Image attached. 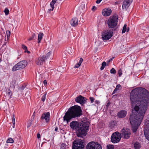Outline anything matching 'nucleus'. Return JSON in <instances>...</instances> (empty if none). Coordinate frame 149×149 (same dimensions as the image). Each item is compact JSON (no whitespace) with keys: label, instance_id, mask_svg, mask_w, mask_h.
<instances>
[{"label":"nucleus","instance_id":"nucleus-1","mask_svg":"<svg viewBox=\"0 0 149 149\" xmlns=\"http://www.w3.org/2000/svg\"><path fill=\"white\" fill-rule=\"evenodd\" d=\"M130 97L132 102V114L130 116V120L132 130H137L147 109L149 93L145 88H136L132 91Z\"/></svg>","mask_w":149,"mask_h":149},{"label":"nucleus","instance_id":"nucleus-2","mask_svg":"<svg viewBox=\"0 0 149 149\" xmlns=\"http://www.w3.org/2000/svg\"><path fill=\"white\" fill-rule=\"evenodd\" d=\"M82 114L81 107L78 105H74L69 108L63 117L64 121L68 123L72 118L80 117Z\"/></svg>","mask_w":149,"mask_h":149},{"label":"nucleus","instance_id":"nucleus-3","mask_svg":"<svg viewBox=\"0 0 149 149\" xmlns=\"http://www.w3.org/2000/svg\"><path fill=\"white\" fill-rule=\"evenodd\" d=\"M118 20V15L115 14L113 16L111 17L108 19L107 24L109 28H114L117 24Z\"/></svg>","mask_w":149,"mask_h":149},{"label":"nucleus","instance_id":"nucleus-4","mask_svg":"<svg viewBox=\"0 0 149 149\" xmlns=\"http://www.w3.org/2000/svg\"><path fill=\"white\" fill-rule=\"evenodd\" d=\"M27 65V61L25 60L22 61L16 64L12 68V70L13 72L18 70H21L24 68Z\"/></svg>","mask_w":149,"mask_h":149},{"label":"nucleus","instance_id":"nucleus-5","mask_svg":"<svg viewBox=\"0 0 149 149\" xmlns=\"http://www.w3.org/2000/svg\"><path fill=\"white\" fill-rule=\"evenodd\" d=\"M51 54L50 52H48L45 56H41L35 61L36 63L38 65H42L45 61L49 58Z\"/></svg>","mask_w":149,"mask_h":149},{"label":"nucleus","instance_id":"nucleus-6","mask_svg":"<svg viewBox=\"0 0 149 149\" xmlns=\"http://www.w3.org/2000/svg\"><path fill=\"white\" fill-rule=\"evenodd\" d=\"M83 142L80 139L74 141L73 143L72 149H84Z\"/></svg>","mask_w":149,"mask_h":149},{"label":"nucleus","instance_id":"nucleus-7","mask_svg":"<svg viewBox=\"0 0 149 149\" xmlns=\"http://www.w3.org/2000/svg\"><path fill=\"white\" fill-rule=\"evenodd\" d=\"M121 134L116 132L113 134L111 136V141L114 143H118L121 139Z\"/></svg>","mask_w":149,"mask_h":149},{"label":"nucleus","instance_id":"nucleus-8","mask_svg":"<svg viewBox=\"0 0 149 149\" xmlns=\"http://www.w3.org/2000/svg\"><path fill=\"white\" fill-rule=\"evenodd\" d=\"M87 149H102L101 146L97 142L92 141L86 146Z\"/></svg>","mask_w":149,"mask_h":149},{"label":"nucleus","instance_id":"nucleus-9","mask_svg":"<svg viewBox=\"0 0 149 149\" xmlns=\"http://www.w3.org/2000/svg\"><path fill=\"white\" fill-rule=\"evenodd\" d=\"M113 32L109 30L105 31L102 34V36L103 40H108L112 36Z\"/></svg>","mask_w":149,"mask_h":149},{"label":"nucleus","instance_id":"nucleus-10","mask_svg":"<svg viewBox=\"0 0 149 149\" xmlns=\"http://www.w3.org/2000/svg\"><path fill=\"white\" fill-rule=\"evenodd\" d=\"M89 125L88 121L82 122L79 124V129L78 130H88Z\"/></svg>","mask_w":149,"mask_h":149},{"label":"nucleus","instance_id":"nucleus-11","mask_svg":"<svg viewBox=\"0 0 149 149\" xmlns=\"http://www.w3.org/2000/svg\"><path fill=\"white\" fill-rule=\"evenodd\" d=\"M70 128L73 130H78L79 129V124L77 121H72L70 123Z\"/></svg>","mask_w":149,"mask_h":149},{"label":"nucleus","instance_id":"nucleus-12","mask_svg":"<svg viewBox=\"0 0 149 149\" xmlns=\"http://www.w3.org/2000/svg\"><path fill=\"white\" fill-rule=\"evenodd\" d=\"M86 100V99L85 97L80 95L75 98V101L76 102L83 104L85 103Z\"/></svg>","mask_w":149,"mask_h":149},{"label":"nucleus","instance_id":"nucleus-13","mask_svg":"<svg viewBox=\"0 0 149 149\" xmlns=\"http://www.w3.org/2000/svg\"><path fill=\"white\" fill-rule=\"evenodd\" d=\"M50 113L47 112L46 113H44L42 114L41 117V119L42 120L45 119L46 122L47 123L49 122V121Z\"/></svg>","mask_w":149,"mask_h":149},{"label":"nucleus","instance_id":"nucleus-14","mask_svg":"<svg viewBox=\"0 0 149 149\" xmlns=\"http://www.w3.org/2000/svg\"><path fill=\"white\" fill-rule=\"evenodd\" d=\"M130 0H125L123 3L122 8L123 10H127L130 5Z\"/></svg>","mask_w":149,"mask_h":149},{"label":"nucleus","instance_id":"nucleus-15","mask_svg":"<svg viewBox=\"0 0 149 149\" xmlns=\"http://www.w3.org/2000/svg\"><path fill=\"white\" fill-rule=\"evenodd\" d=\"M102 13V15L104 16H109L111 14V10L109 8H106L103 10Z\"/></svg>","mask_w":149,"mask_h":149},{"label":"nucleus","instance_id":"nucleus-16","mask_svg":"<svg viewBox=\"0 0 149 149\" xmlns=\"http://www.w3.org/2000/svg\"><path fill=\"white\" fill-rule=\"evenodd\" d=\"M78 19L76 17L72 18L70 21L71 24L73 26H77L78 24Z\"/></svg>","mask_w":149,"mask_h":149},{"label":"nucleus","instance_id":"nucleus-17","mask_svg":"<svg viewBox=\"0 0 149 149\" xmlns=\"http://www.w3.org/2000/svg\"><path fill=\"white\" fill-rule=\"evenodd\" d=\"M127 111L124 110H122L117 113L118 116L120 118H123L125 117L127 114Z\"/></svg>","mask_w":149,"mask_h":149},{"label":"nucleus","instance_id":"nucleus-18","mask_svg":"<svg viewBox=\"0 0 149 149\" xmlns=\"http://www.w3.org/2000/svg\"><path fill=\"white\" fill-rule=\"evenodd\" d=\"M131 133L130 131H123L122 133L123 137L125 139H128L130 137Z\"/></svg>","mask_w":149,"mask_h":149},{"label":"nucleus","instance_id":"nucleus-19","mask_svg":"<svg viewBox=\"0 0 149 149\" xmlns=\"http://www.w3.org/2000/svg\"><path fill=\"white\" fill-rule=\"evenodd\" d=\"M77 135L78 137H83L87 134L86 131H76Z\"/></svg>","mask_w":149,"mask_h":149},{"label":"nucleus","instance_id":"nucleus-20","mask_svg":"<svg viewBox=\"0 0 149 149\" xmlns=\"http://www.w3.org/2000/svg\"><path fill=\"white\" fill-rule=\"evenodd\" d=\"M43 34V33H40L38 36V42L39 43L40 42L41 40L42 39Z\"/></svg>","mask_w":149,"mask_h":149},{"label":"nucleus","instance_id":"nucleus-21","mask_svg":"<svg viewBox=\"0 0 149 149\" xmlns=\"http://www.w3.org/2000/svg\"><path fill=\"white\" fill-rule=\"evenodd\" d=\"M56 0H52V1L50 2V5L52 8V10H53L54 8V5L56 2Z\"/></svg>","mask_w":149,"mask_h":149},{"label":"nucleus","instance_id":"nucleus-22","mask_svg":"<svg viewBox=\"0 0 149 149\" xmlns=\"http://www.w3.org/2000/svg\"><path fill=\"white\" fill-rule=\"evenodd\" d=\"M134 148L136 149H139L141 148V145L138 142H136L134 144Z\"/></svg>","mask_w":149,"mask_h":149},{"label":"nucleus","instance_id":"nucleus-23","mask_svg":"<svg viewBox=\"0 0 149 149\" xmlns=\"http://www.w3.org/2000/svg\"><path fill=\"white\" fill-rule=\"evenodd\" d=\"M6 96L9 98H10L12 96V93L10 89H8L6 91Z\"/></svg>","mask_w":149,"mask_h":149},{"label":"nucleus","instance_id":"nucleus-24","mask_svg":"<svg viewBox=\"0 0 149 149\" xmlns=\"http://www.w3.org/2000/svg\"><path fill=\"white\" fill-rule=\"evenodd\" d=\"M144 133L146 139L149 141V131H144Z\"/></svg>","mask_w":149,"mask_h":149},{"label":"nucleus","instance_id":"nucleus-25","mask_svg":"<svg viewBox=\"0 0 149 149\" xmlns=\"http://www.w3.org/2000/svg\"><path fill=\"white\" fill-rule=\"evenodd\" d=\"M22 47L24 50H25V51H24L25 52H27L28 53H30V52L27 50V47L25 45H22Z\"/></svg>","mask_w":149,"mask_h":149},{"label":"nucleus","instance_id":"nucleus-26","mask_svg":"<svg viewBox=\"0 0 149 149\" xmlns=\"http://www.w3.org/2000/svg\"><path fill=\"white\" fill-rule=\"evenodd\" d=\"M116 121H113L110 123V127L111 128H112L114 127L116 125Z\"/></svg>","mask_w":149,"mask_h":149},{"label":"nucleus","instance_id":"nucleus-27","mask_svg":"<svg viewBox=\"0 0 149 149\" xmlns=\"http://www.w3.org/2000/svg\"><path fill=\"white\" fill-rule=\"evenodd\" d=\"M106 65V63L105 61L103 62L102 64V66L100 68L101 70H102Z\"/></svg>","mask_w":149,"mask_h":149},{"label":"nucleus","instance_id":"nucleus-28","mask_svg":"<svg viewBox=\"0 0 149 149\" xmlns=\"http://www.w3.org/2000/svg\"><path fill=\"white\" fill-rule=\"evenodd\" d=\"M127 25L126 24H125L123 27V30L122 31V33H124L127 30Z\"/></svg>","mask_w":149,"mask_h":149},{"label":"nucleus","instance_id":"nucleus-29","mask_svg":"<svg viewBox=\"0 0 149 149\" xmlns=\"http://www.w3.org/2000/svg\"><path fill=\"white\" fill-rule=\"evenodd\" d=\"M14 140L11 138H8L6 141V142L8 143H13L14 142Z\"/></svg>","mask_w":149,"mask_h":149},{"label":"nucleus","instance_id":"nucleus-30","mask_svg":"<svg viewBox=\"0 0 149 149\" xmlns=\"http://www.w3.org/2000/svg\"><path fill=\"white\" fill-rule=\"evenodd\" d=\"M118 76L120 77L122 74V71L121 68H120L118 71Z\"/></svg>","mask_w":149,"mask_h":149},{"label":"nucleus","instance_id":"nucleus-31","mask_svg":"<svg viewBox=\"0 0 149 149\" xmlns=\"http://www.w3.org/2000/svg\"><path fill=\"white\" fill-rule=\"evenodd\" d=\"M107 149H114L113 146V145L109 144L107 146Z\"/></svg>","mask_w":149,"mask_h":149},{"label":"nucleus","instance_id":"nucleus-32","mask_svg":"<svg viewBox=\"0 0 149 149\" xmlns=\"http://www.w3.org/2000/svg\"><path fill=\"white\" fill-rule=\"evenodd\" d=\"M13 117L12 118V123H13V127L14 128L15 126V118L14 117V114H13Z\"/></svg>","mask_w":149,"mask_h":149},{"label":"nucleus","instance_id":"nucleus-33","mask_svg":"<svg viewBox=\"0 0 149 149\" xmlns=\"http://www.w3.org/2000/svg\"><path fill=\"white\" fill-rule=\"evenodd\" d=\"M46 94L47 93H45L43 95H42L41 100L42 101L44 102L45 100Z\"/></svg>","mask_w":149,"mask_h":149},{"label":"nucleus","instance_id":"nucleus-34","mask_svg":"<svg viewBox=\"0 0 149 149\" xmlns=\"http://www.w3.org/2000/svg\"><path fill=\"white\" fill-rule=\"evenodd\" d=\"M35 36V38H36V36H35V34L34 33H32V35L31 37L29 38L28 39V40H29V41L32 40L34 38Z\"/></svg>","mask_w":149,"mask_h":149},{"label":"nucleus","instance_id":"nucleus-35","mask_svg":"<svg viewBox=\"0 0 149 149\" xmlns=\"http://www.w3.org/2000/svg\"><path fill=\"white\" fill-rule=\"evenodd\" d=\"M110 72L111 74H115L116 73V71L114 68H112Z\"/></svg>","mask_w":149,"mask_h":149},{"label":"nucleus","instance_id":"nucleus-36","mask_svg":"<svg viewBox=\"0 0 149 149\" xmlns=\"http://www.w3.org/2000/svg\"><path fill=\"white\" fill-rule=\"evenodd\" d=\"M4 11L5 13V15H8L9 12V10L7 8H6L5 9Z\"/></svg>","mask_w":149,"mask_h":149},{"label":"nucleus","instance_id":"nucleus-37","mask_svg":"<svg viewBox=\"0 0 149 149\" xmlns=\"http://www.w3.org/2000/svg\"><path fill=\"white\" fill-rule=\"evenodd\" d=\"M6 33L7 34V37L8 38L10 36V32L9 31H6Z\"/></svg>","mask_w":149,"mask_h":149},{"label":"nucleus","instance_id":"nucleus-38","mask_svg":"<svg viewBox=\"0 0 149 149\" xmlns=\"http://www.w3.org/2000/svg\"><path fill=\"white\" fill-rule=\"evenodd\" d=\"M121 86V85L120 84H118L117 85L115 89L118 90L119 89V88Z\"/></svg>","mask_w":149,"mask_h":149},{"label":"nucleus","instance_id":"nucleus-39","mask_svg":"<svg viewBox=\"0 0 149 149\" xmlns=\"http://www.w3.org/2000/svg\"><path fill=\"white\" fill-rule=\"evenodd\" d=\"M83 61V59L82 58H80L79 61V62L78 63H79V64L81 65V63H82Z\"/></svg>","mask_w":149,"mask_h":149},{"label":"nucleus","instance_id":"nucleus-40","mask_svg":"<svg viewBox=\"0 0 149 149\" xmlns=\"http://www.w3.org/2000/svg\"><path fill=\"white\" fill-rule=\"evenodd\" d=\"M81 65L79 63H78L77 64H76L75 66H74V68H78L79 67V66Z\"/></svg>","mask_w":149,"mask_h":149},{"label":"nucleus","instance_id":"nucleus-41","mask_svg":"<svg viewBox=\"0 0 149 149\" xmlns=\"http://www.w3.org/2000/svg\"><path fill=\"white\" fill-rule=\"evenodd\" d=\"M90 100L91 102L92 103H93V101H94V98H93V97H90Z\"/></svg>","mask_w":149,"mask_h":149},{"label":"nucleus","instance_id":"nucleus-42","mask_svg":"<svg viewBox=\"0 0 149 149\" xmlns=\"http://www.w3.org/2000/svg\"><path fill=\"white\" fill-rule=\"evenodd\" d=\"M96 9V7L95 6H93L91 8V10H92L94 11Z\"/></svg>","mask_w":149,"mask_h":149},{"label":"nucleus","instance_id":"nucleus-43","mask_svg":"<svg viewBox=\"0 0 149 149\" xmlns=\"http://www.w3.org/2000/svg\"><path fill=\"white\" fill-rule=\"evenodd\" d=\"M102 0H97L96 1V3L97 4H99L101 1Z\"/></svg>","mask_w":149,"mask_h":149},{"label":"nucleus","instance_id":"nucleus-44","mask_svg":"<svg viewBox=\"0 0 149 149\" xmlns=\"http://www.w3.org/2000/svg\"><path fill=\"white\" fill-rule=\"evenodd\" d=\"M95 104H98L99 103H100V102L98 100H95Z\"/></svg>","mask_w":149,"mask_h":149},{"label":"nucleus","instance_id":"nucleus-45","mask_svg":"<svg viewBox=\"0 0 149 149\" xmlns=\"http://www.w3.org/2000/svg\"><path fill=\"white\" fill-rule=\"evenodd\" d=\"M37 137L38 139H39L40 137V135L39 133H38L37 134Z\"/></svg>","mask_w":149,"mask_h":149},{"label":"nucleus","instance_id":"nucleus-46","mask_svg":"<svg viewBox=\"0 0 149 149\" xmlns=\"http://www.w3.org/2000/svg\"><path fill=\"white\" fill-rule=\"evenodd\" d=\"M25 86H22L21 87V89L22 90H23L24 89V88H25Z\"/></svg>","mask_w":149,"mask_h":149},{"label":"nucleus","instance_id":"nucleus-47","mask_svg":"<svg viewBox=\"0 0 149 149\" xmlns=\"http://www.w3.org/2000/svg\"><path fill=\"white\" fill-rule=\"evenodd\" d=\"M117 90L115 88L112 93V94H115L116 92V91Z\"/></svg>","mask_w":149,"mask_h":149},{"label":"nucleus","instance_id":"nucleus-48","mask_svg":"<svg viewBox=\"0 0 149 149\" xmlns=\"http://www.w3.org/2000/svg\"><path fill=\"white\" fill-rule=\"evenodd\" d=\"M110 104V103L109 102H108L107 104V105H106V106L107 108H108Z\"/></svg>","mask_w":149,"mask_h":149},{"label":"nucleus","instance_id":"nucleus-49","mask_svg":"<svg viewBox=\"0 0 149 149\" xmlns=\"http://www.w3.org/2000/svg\"><path fill=\"white\" fill-rule=\"evenodd\" d=\"M43 83H44V84H45V85L47 84V81L46 80H44L43 81Z\"/></svg>","mask_w":149,"mask_h":149},{"label":"nucleus","instance_id":"nucleus-50","mask_svg":"<svg viewBox=\"0 0 149 149\" xmlns=\"http://www.w3.org/2000/svg\"><path fill=\"white\" fill-rule=\"evenodd\" d=\"M129 28L128 27L127 28V30L126 31H127V32H128L129 31Z\"/></svg>","mask_w":149,"mask_h":149},{"label":"nucleus","instance_id":"nucleus-51","mask_svg":"<svg viewBox=\"0 0 149 149\" xmlns=\"http://www.w3.org/2000/svg\"><path fill=\"white\" fill-rule=\"evenodd\" d=\"M58 130V128L57 127H56L55 129L54 130Z\"/></svg>","mask_w":149,"mask_h":149},{"label":"nucleus","instance_id":"nucleus-52","mask_svg":"<svg viewBox=\"0 0 149 149\" xmlns=\"http://www.w3.org/2000/svg\"><path fill=\"white\" fill-rule=\"evenodd\" d=\"M51 10L52 11V9H49L48 10V11H49V12H50V11H51Z\"/></svg>","mask_w":149,"mask_h":149},{"label":"nucleus","instance_id":"nucleus-53","mask_svg":"<svg viewBox=\"0 0 149 149\" xmlns=\"http://www.w3.org/2000/svg\"><path fill=\"white\" fill-rule=\"evenodd\" d=\"M114 58V57H112V58H111L110 59V61H111L112 60V59Z\"/></svg>","mask_w":149,"mask_h":149},{"label":"nucleus","instance_id":"nucleus-54","mask_svg":"<svg viewBox=\"0 0 149 149\" xmlns=\"http://www.w3.org/2000/svg\"><path fill=\"white\" fill-rule=\"evenodd\" d=\"M69 48L70 49L69 50H70V52H71V48H70V47Z\"/></svg>","mask_w":149,"mask_h":149},{"label":"nucleus","instance_id":"nucleus-55","mask_svg":"<svg viewBox=\"0 0 149 149\" xmlns=\"http://www.w3.org/2000/svg\"><path fill=\"white\" fill-rule=\"evenodd\" d=\"M124 130V128H123L121 130L123 131V130Z\"/></svg>","mask_w":149,"mask_h":149},{"label":"nucleus","instance_id":"nucleus-56","mask_svg":"<svg viewBox=\"0 0 149 149\" xmlns=\"http://www.w3.org/2000/svg\"><path fill=\"white\" fill-rule=\"evenodd\" d=\"M68 52V53H70V51H69V52Z\"/></svg>","mask_w":149,"mask_h":149},{"label":"nucleus","instance_id":"nucleus-57","mask_svg":"<svg viewBox=\"0 0 149 149\" xmlns=\"http://www.w3.org/2000/svg\"><path fill=\"white\" fill-rule=\"evenodd\" d=\"M136 131H134V132H135Z\"/></svg>","mask_w":149,"mask_h":149},{"label":"nucleus","instance_id":"nucleus-58","mask_svg":"<svg viewBox=\"0 0 149 149\" xmlns=\"http://www.w3.org/2000/svg\"><path fill=\"white\" fill-rule=\"evenodd\" d=\"M1 60V58H0V61Z\"/></svg>","mask_w":149,"mask_h":149}]
</instances>
